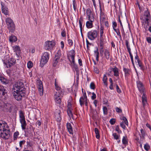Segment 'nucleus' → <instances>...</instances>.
Listing matches in <instances>:
<instances>
[{"instance_id": "1", "label": "nucleus", "mask_w": 151, "mask_h": 151, "mask_svg": "<svg viewBox=\"0 0 151 151\" xmlns=\"http://www.w3.org/2000/svg\"><path fill=\"white\" fill-rule=\"evenodd\" d=\"M8 126L6 123L0 121V137L4 139H8L10 137V131L7 129Z\"/></svg>"}, {"instance_id": "2", "label": "nucleus", "mask_w": 151, "mask_h": 151, "mask_svg": "<svg viewBox=\"0 0 151 151\" xmlns=\"http://www.w3.org/2000/svg\"><path fill=\"white\" fill-rule=\"evenodd\" d=\"M12 91H24V84L21 81H18L16 82L13 85Z\"/></svg>"}, {"instance_id": "3", "label": "nucleus", "mask_w": 151, "mask_h": 151, "mask_svg": "<svg viewBox=\"0 0 151 151\" xmlns=\"http://www.w3.org/2000/svg\"><path fill=\"white\" fill-rule=\"evenodd\" d=\"M9 57L6 55L5 57L4 63L7 68H9L13 65L16 63V60L14 58H11L9 59Z\"/></svg>"}, {"instance_id": "4", "label": "nucleus", "mask_w": 151, "mask_h": 151, "mask_svg": "<svg viewBox=\"0 0 151 151\" xmlns=\"http://www.w3.org/2000/svg\"><path fill=\"white\" fill-rule=\"evenodd\" d=\"M50 58V54L47 52L43 53L40 62V66L42 67L48 62Z\"/></svg>"}, {"instance_id": "5", "label": "nucleus", "mask_w": 151, "mask_h": 151, "mask_svg": "<svg viewBox=\"0 0 151 151\" xmlns=\"http://www.w3.org/2000/svg\"><path fill=\"white\" fill-rule=\"evenodd\" d=\"M13 95L17 101L21 100L22 98L24 97L25 95V91H13Z\"/></svg>"}, {"instance_id": "6", "label": "nucleus", "mask_w": 151, "mask_h": 151, "mask_svg": "<svg viewBox=\"0 0 151 151\" xmlns=\"http://www.w3.org/2000/svg\"><path fill=\"white\" fill-rule=\"evenodd\" d=\"M6 23L7 28L9 30V32L13 33L15 30V26L14 22L12 19H6Z\"/></svg>"}, {"instance_id": "7", "label": "nucleus", "mask_w": 151, "mask_h": 151, "mask_svg": "<svg viewBox=\"0 0 151 151\" xmlns=\"http://www.w3.org/2000/svg\"><path fill=\"white\" fill-rule=\"evenodd\" d=\"M55 44V42L54 41H47L45 43V49L46 50H53Z\"/></svg>"}, {"instance_id": "8", "label": "nucleus", "mask_w": 151, "mask_h": 151, "mask_svg": "<svg viewBox=\"0 0 151 151\" xmlns=\"http://www.w3.org/2000/svg\"><path fill=\"white\" fill-rule=\"evenodd\" d=\"M87 37L91 40H93L95 39L97 36L98 32L96 30H91L87 33Z\"/></svg>"}, {"instance_id": "9", "label": "nucleus", "mask_w": 151, "mask_h": 151, "mask_svg": "<svg viewBox=\"0 0 151 151\" xmlns=\"http://www.w3.org/2000/svg\"><path fill=\"white\" fill-rule=\"evenodd\" d=\"M68 59L70 62H72L74 65H75V51L73 50H70L68 54Z\"/></svg>"}, {"instance_id": "10", "label": "nucleus", "mask_w": 151, "mask_h": 151, "mask_svg": "<svg viewBox=\"0 0 151 151\" xmlns=\"http://www.w3.org/2000/svg\"><path fill=\"white\" fill-rule=\"evenodd\" d=\"M1 9L2 12L5 15H8L9 12L8 8L2 2H1Z\"/></svg>"}, {"instance_id": "11", "label": "nucleus", "mask_w": 151, "mask_h": 151, "mask_svg": "<svg viewBox=\"0 0 151 151\" xmlns=\"http://www.w3.org/2000/svg\"><path fill=\"white\" fill-rule=\"evenodd\" d=\"M58 94H55L54 95L55 102L58 106L60 105L62 102L60 96Z\"/></svg>"}, {"instance_id": "12", "label": "nucleus", "mask_w": 151, "mask_h": 151, "mask_svg": "<svg viewBox=\"0 0 151 151\" xmlns=\"http://www.w3.org/2000/svg\"><path fill=\"white\" fill-rule=\"evenodd\" d=\"M110 71V73H111V71H112L114 72V75L117 77H119V72L118 68L116 67L114 68H111L109 69V71Z\"/></svg>"}, {"instance_id": "13", "label": "nucleus", "mask_w": 151, "mask_h": 151, "mask_svg": "<svg viewBox=\"0 0 151 151\" xmlns=\"http://www.w3.org/2000/svg\"><path fill=\"white\" fill-rule=\"evenodd\" d=\"M137 87L140 93H143L144 90V87L143 86L142 83L140 81H139L137 83Z\"/></svg>"}, {"instance_id": "14", "label": "nucleus", "mask_w": 151, "mask_h": 151, "mask_svg": "<svg viewBox=\"0 0 151 151\" xmlns=\"http://www.w3.org/2000/svg\"><path fill=\"white\" fill-rule=\"evenodd\" d=\"M86 14H87V17L89 19H93L94 18L93 14L91 12V9L89 8H88L87 9Z\"/></svg>"}, {"instance_id": "15", "label": "nucleus", "mask_w": 151, "mask_h": 151, "mask_svg": "<svg viewBox=\"0 0 151 151\" xmlns=\"http://www.w3.org/2000/svg\"><path fill=\"white\" fill-rule=\"evenodd\" d=\"M7 92V90L3 86L0 85V95L5 96V94Z\"/></svg>"}, {"instance_id": "16", "label": "nucleus", "mask_w": 151, "mask_h": 151, "mask_svg": "<svg viewBox=\"0 0 151 151\" xmlns=\"http://www.w3.org/2000/svg\"><path fill=\"white\" fill-rule=\"evenodd\" d=\"M100 36H104V27L103 24L104 23L103 19H100Z\"/></svg>"}, {"instance_id": "17", "label": "nucleus", "mask_w": 151, "mask_h": 151, "mask_svg": "<svg viewBox=\"0 0 151 151\" xmlns=\"http://www.w3.org/2000/svg\"><path fill=\"white\" fill-rule=\"evenodd\" d=\"M68 131L70 134H73V131L71 124L70 123H67L66 125Z\"/></svg>"}, {"instance_id": "18", "label": "nucleus", "mask_w": 151, "mask_h": 151, "mask_svg": "<svg viewBox=\"0 0 151 151\" xmlns=\"http://www.w3.org/2000/svg\"><path fill=\"white\" fill-rule=\"evenodd\" d=\"M89 20L86 22V27L88 28H91L93 27V23L94 22V19L91 20L89 19Z\"/></svg>"}, {"instance_id": "19", "label": "nucleus", "mask_w": 151, "mask_h": 151, "mask_svg": "<svg viewBox=\"0 0 151 151\" xmlns=\"http://www.w3.org/2000/svg\"><path fill=\"white\" fill-rule=\"evenodd\" d=\"M60 111H58V112H56L55 117L57 121L60 122L61 120V117L60 114Z\"/></svg>"}, {"instance_id": "20", "label": "nucleus", "mask_w": 151, "mask_h": 151, "mask_svg": "<svg viewBox=\"0 0 151 151\" xmlns=\"http://www.w3.org/2000/svg\"><path fill=\"white\" fill-rule=\"evenodd\" d=\"M141 134H139L140 137L143 139H145V137L147 134L145 130L144 129L141 128L140 129Z\"/></svg>"}, {"instance_id": "21", "label": "nucleus", "mask_w": 151, "mask_h": 151, "mask_svg": "<svg viewBox=\"0 0 151 151\" xmlns=\"http://www.w3.org/2000/svg\"><path fill=\"white\" fill-rule=\"evenodd\" d=\"M144 16L145 19H149L150 18V12L147 8H146V10L144 12Z\"/></svg>"}, {"instance_id": "22", "label": "nucleus", "mask_w": 151, "mask_h": 151, "mask_svg": "<svg viewBox=\"0 0 151 151\" xmlns=\"http://www.w3.org/2000/svg\"><path fill=\"white\" fill-rule=\"evenodd\" d=\"M59 90H56L57 91L56 92L55 94H59V96H61L62 97L64 95V90L63 89H62L60 87H59Z\"/></svg>"}, {"instance_id": "23", "label": "nucleus", "mask_w": 151, "mask_h": 151, "mask_svg": "<svg viewBox=\"0 0 151 151\" xmlns=\"http://www.w3.org/2000/svg\"><path fill=\"white\" fill-rule=\"evenodd\" d=\"M123 70L124 73L125 77H128L130 74V70L128 68H127L124 67L123 68Z\"/></svg>"}, {"instance_id": "24", "label": "nucleus", "mask_w": 151, "mask_h": 151, "mask_svg": "<svg viewBox=\"0 0 151 151\" xmlns=\"http://www.w3.org/2000/svg\"><path fill=\"white\" fill-rule=\"evenodd\" d=\"M94 56L96 57V60L98 62L99 61V52L98 47H96V50L94 51Z\"/></svg>"}, {"instance_id": "25", "label": "nucleus", "mask_w": 151, "mask_h": 151, "mask_svg": "<svg viewBox=\"0 0 151 151\" xmlns=\"http://www.w3.org/2000/svg\"><path fill=\"white\" fill-rule=\"evenodd\" d=\"M147 98L146 95L144 93L142 98V101L144 106L147 103Z\"/></svg>"}, {"instance_id": "26", "label": "nucleus", "mask_w": 151, "mask_h": 151, "mask_svg": "<svg viewBox=\"0 0 151 151\" xmlns=\"http://www.w3.org/2000/svg\"><path fill=\"white\" fill-rule=\"evenodd\" d=\"M14 52H16V55L17 56H18V55L20 52V48L19 46H15L13 49Z\"/></svg>"}, {"instance_id": "27", "label": "nucleus", "mask_w": 151, "mask_h": 151, "mask_svg": "<svg viewBox=\"0 0 151 151\" xmlns=\"http://www.w3.org/2000/svg\"><path fill=\"white\" fill-rule=\"evenodd\" d=\"M20 123L21 124V127L23 130H24L26 129L27 123L25 119L20 120Z\"/></svg>"}, {"instance_id": "28", "label": "nucleus", "mask_w": 151, "mask_h": 151, "mask_svg": "<svg viewBox=\"0 0 151 151\" xmlns=\"http://www.w3.org/2000/svg\"><path fill=\"white\" fill-rule=\"evenodd\" d=\"M20 120L25 119L24 113L22 110L19 111Z\"/></svg>"}, {"instance_id": "29", "label": "nucleus", "mask_w": 151, "mask_h": 151, "mask_svg": "<svg viewBox=\"0 0 151 151\" xmlns=\"http://www.w3.org/2000/svg\"><path fill=\"white\" fill-rule=\"evenodd\" d=\"M104 55L105 58L107 60L109 59L110 58V53L109 51L107 49L105 50Z\"/></svg>"}, {"instance_id": "30", "label": "nucleus", "mask_w": 151, "mask_h": 151, "mask_svg": "<svg viewBox=\"0 0 151 151\" xmlns=\"http://www.w3.org/2000/svg\"><path fill=\"white\" fill-rule=\"evenodd\" d=\"M86 99L85 98L83 97H81L80 98L79 100V103L80 105L81 106H82L84 105V103L86 99Z\"/></svg>"}, {"instance_id": "31", "label": "nucleus", "mask_w": 151, "mask_h": 151, "mask_svg": "<svg viewBox=\"0 0 151 151\" xmlns=\"http://www.w3.org/2000/svg\"><path fill=\"white\" fill-rule=\"evenodd\" d=\"M122 144L124 145H127L128 143V138L126 136H123L122 139Z\"/></svg>"}, {"instance_id": "32", "label": "nucleus", "mask_w": 151, "mask_h": 151, "mask_svg": "<svg viewBox=\"0 0 151 151\" xmlns=\"http://www.w3.org/2000/svg\"><path fill=\"white\" fill-rule=\"evenodd\" d=\"M9 40L10 42H14L17 41V39L15 36L11 35L9 37Z\"/></svg>"}, {"instance_id": "33", "label": "nucleus", "mask_w": 151, "mask_h": 151, "mask_svg": "<svg viewBox=\"0 0 151 151\" xmlns=\"http://www.w3.org/2000/svg\"><path fill=\"white\" fill-rule=\"evenodd\" d=\"M100 19H106V17L104 13L102 12V9L100 4Z\"/></svg>"}, {"instance_id": "34", "label": "nucleus", "mask_w": 151, "mask_h": 151, "mask_svg": "<svg viewBox=\"0 0 151 151\" xmlns=\"http://www.w3.org/2000/svg\"><path fill=\"white\" fill-rule=\"evenodd\" d=\"M94 131L96 134V138L99 139L100 138V136L98 129L96 128H95L94 129Z\"/></svg>"}, {"instance_id": "35", "label": "nucleus", "mask_w": 151, "mask_h": 151, "mask_svg": "<svg viewBox=\"0 0 151 151\" xmlns=\"http://www.w3.org/2000/svg\"><path fill=\"white\" fill-rule=\"evenodd\" d=\"M107 78L106 75L105 74L104 75L102 80L104 85L106 86H107Z\"/></svg>"}, {"instance_id": "36", "label": "nucleus", "mask_w": 151, "mask_h": 151, "mask_svg": "<svg viewBox=\"0 0 151 151\" xmlns=\"http://www.w3.org/2000/svg\"><path fill=\"white\" fill-rule=\"evenodd\" d=\"M0 81L3 84H6L7 83V80L6 79L2 77H0Z\"/></svg>"}, {"instance_id": "37", "label": "nucleus", "mask_w": 151, "mask_h": 151, "mask_svg": "<svg viewBox=\"0 0 151 151\" xmlns=\"http://www.w3.org/2000/svg\"><path fill=\"white\" fill-rule=\"evenodd\" d=\"M37 88L43 87V85L42 81L40 80H37Z\"/></svg>"}, {"instance_id": "38", "label": "nucleus", "mask_w": 151, "mask_h": 151, "mask_svg": "<svg viewBox=\"0 0 151 151\" xmlns=\"http://www.w3.org/2000/svg\"><path fill=\"white\" fill-rule=\"evenodd\" d=\"M118 18L119 19H127V17L126 16V14L124 13H121L119 15Z\"/></svg>"}, {"instance_id": "39", "label": "nucleus", "mask_w": 151, "mask_h": 151, "mask_svg": "<svg viewBox=\"0 0 151 151\" xmlns=\"http://www.w3.org/2000/svg\"><path fill=\"white\" fill-rule=\"evenodd\" d=\"M120 119H121L123 120V121L122 122L123 123V122H124L126 125L128 126V122L126 117L122 116L121 117Z\"/></svg>"}, {"instance_id": "40", "label": "nucleus", "mask_w": 151, "mask_h": 151, "mask_svg": "<svg viewBox=\"0 0 151 151\" xmlns=\"http://www.w3.org/2000/svg\"><path fill=\"white\" fill-rule=\"evenodd\" d=\"M61 55V51L60 50H58L55 55V58H58V59H60Z\"/></svg>"}, {"instance_id": "41", "label": "nucleus", "mask_w": 151, "mask_h": 151, "mask_svg": "<svg viewBox=\"0 0 151 151\" xmlns=\"http://www.w3.org/2000/svg\"><path fill=\"white\" fill-rule=\"evenodd\" d=\"M59 59L58 58H54V60L53 62V65L54 66H55L58 63Z\"/></svg>"}, {"instance_id": "42", "label": "nucleus", "mask_w": 151, "mask_h": 151, "mask_svg": "<svg viewBox=\"0 0 151 151\" xmlns=\"http://www.w3.org/2000/svg\"><path fill=\"white\" fill-rule=\"evenodd\" d=\"M103 113L104 115H106L108 114V109L105 106H103Z\"/></svg>"}, {"instance_id": "43", "label": "nucleus", "mask_w": 151, "mask_h": 151, "mask_svg": "<svg viewBox=\"0 0 151 151\" xmlns=\"http://www.w3.org/2000/svg\"><path fill=\"white\" fill-rule=\"evenodd\" d=\"M38 91L40 96H42L43 94V87L38 88Z\"/></svg>"}, {"instance_id": "44", "label": "nucleus", "mask_w": 151, "mask_h": 151, "mask_svg": "<svg viewBox=\"0 0 151 151\" xmlns=\"http://www.w3.org/2000/svg\"><path fill=\"white\" fill-rule=\"evenodd\" d=\"M144 148L146 151H148L150 148V146L147 143H146L144 146Z\"/></svg>"}, {"instance_id": "45", "label": "nucleus", "mask_w": 151, "mask_h": 151, "mask_svg": "<svg viewBox=\"0 0 151 151\" xmlns=\"http://www.w3.org/2000/svg\"><path fill=\"white\" fill-rule=\"evenodd\" d=\"M19 134V132L17 131L14 133V140H16L17 139Z\"/></svg>"}, {"instance_id": "46", "label": "nucleus", "mask_w": 151, "mask_h": 151, "mask_svg": "<svg viewBox=\"0 0 151 151\" xmlns=\"http://www.w3.org/2000/svg\"><path fill=\"white\" fill-rule=\"evenodd\" d=\"M112 136H113L114 139H118L120 138V136L116 134V133H113Z\"/></svg>"}, {"instance_id": "47", "label": "nucleus", "mask_w": 151, "mask_h": 151, "mask_svg": "<svg viewBox=\"0 0 151 151\" xmlns=\"http://www.w3.org/2000/svg\"><path fill=\"white\" fill-rule=\"evenodd\" d=\"M27 67L29 68H32L33 66V63L31 61H29L27 63Z\"/></svg>"}, {"instance_id": "48", "label": "nucleus", "mask_w": 151, "mask_h": 151, "mask_svg": "<svg viewBox=\"0 0 151 151\" xmlns=\"http://www.w3.org/2000/svg\"><path fill=\"white\" fill-rule=\"evenodd\" d=\"M73 9L74 11H76L77 9V4L75 0H73Z\"/></svg>"}, {"instance_id": "49", "label": "nucleus", "mask_w": 151, "mask_h": 151, "mask_svg": "<svg viewBox=\"0 0 151 151\" xmlns=\"http://www.w3.org/2000/svg\"><path fill=\"white\" fill-rule=\"evenodd\" d=\"M117 26V23H116L114 21L112 22V27L114 30L115 31H116V29H115V28Z\"/></svg>"}, {"instance_id": "50", "label": "nucleus", "mask_w": 151, "mask_h": 151, "mask_svg": "<svg viewBox=\"0 0 151 151\" xmlns=\"http://www.w3.org/2000/svg\"><path fill=\"white\" fill-rule=\"evenodd\" d=\"M116 90L117 92L119 93L122 92L121 90L119 88L117 84H116Z\"/></svg>"}, {"instance_id": "51", "label": "nucleus", "mask_w": 151, "mask_h": 151, "mask_svg": "<svg viewBox=\"0 0 151 151\" xmlns=\"http://www.w3.org/2000/svg\"><path fill=\"white\" fill-rule=\"evenodd\" d=\"M72 109H68L67 112L68 114H70V116H71L72 118L73 119V114L72 112Z\"/></svg>"}, {"instance_id": "52", "label": "nucleus", "mask_w": 151, "mask_h": 151, "mask_svg": "<svg viewBox=\"0 0 151 151\" xmlns=\"http://www.w3.org/2000/svg\"><path fill=\"white\" fill-rule=\"evenodd\" d=\"M105 37L104 36H100L99 39V42L104 43V38Z\"/></svg>"}, {"instance_id": "53", "label": "nucleus", "mask_w": 151, "mask_h": 151, "mask_svg": "<svg viewBox=\"0 0 151 151\" xmlns=\"http://www.w3.org/2000/svg\"><path fill=\"white\" fill-rule=\"evenodd\" d=\"M135 61L136 63L140 61L139 57L137 55V52H136V56L135 57Z\"/></svg>"}, {"instance_id": "54", "label": "nucleus", "mask_w": 151, "mask_h": 151, "mask_svg": "<svg viewBox=\"0 0 151 151\" xmlns=\"http://www.w3.org/2000/svg\"><path fill=\"white\" fill-rule=\"evenodd\" d=\"M115 122L116 120L114 119H111L109 121V122L112 125L114 124L115 123Z\"/></svg>"}, {"instance_id": "55", "label": "nucleus", "mask_w": 151, "mask_h": 151, "mask_svg": "<svg viewBox=\"0 0 151 151\" xmlns=\"http://www.w3.org/2000/svg\"><path fill=\"white\" fill-rule=\"evenodd\" d=\"M90 87L92 89H94L95 88V85L93 82H91L90 84Z\"/></svg>"}, {"instance_id": "56", "label": "nucleus", "mask_w": 151, "mask_h": 151, "mask_svg": "<svg viewBox=\"0 0 151 151\" xmlns=\"http://www.w3.org/2000/svg\"><path fill=\"white\" fill-rule=\"evenodd\" d=\"M27 146L28 147H31L32 146V142L29 140H27Z\"/></svg>"}, {"instance_id": "57", "label": "nucleus", "mask_w": 151, "mask_h": 151, "mask_svg": "<svg viewBox=\"0 0 151 151\" xmlns=\"http://www.w3.org/2000/svg\"><path fill=\"white\" fill-rule=\"evenodd\" d=\"M79 24L80 27V28L81 32V34H82V23L81 22V21L80 19H79Z\"/></svg>"}, {"instance_id": "58", "label": "nucleus", "mask_w": 151, "mask_h": 151, "mask_svg": "<svg viewBox=\"0 0 151 151\" xmlns=\"http://www.w3.org/2000/svg\"><path fill=\"white\" fill-rule=\"evenodd\" d=\"M68 44L70 46H71L73 45V42L72 40L69 39L68 40Z\"/></svg>"}, {"instance_id": "59", "label": "nucleus", "mask_w": 151, "mask_h": 151, "mask_svg": "<svg viewBox=\"0 0 151 151\" xmlns=\"http://www.w3.org/2000/svg\"><path fill=\"white\" fill-rule=\"evenodd\" d=\"M137 63L139 67H140L141 68H143V66L142 63L140 60L137 62Z\"/></svg>"}, {"instance_id": "60", "label": "nucleus", "mask_w": 151, "mask_h": 151, "mask_svg": "<svg viewBox=\"0 0 151 151\" xmlns=\"http://www.w3.org/2000/svg\"><path fill=\"white\" fill-rule=\"evenodd\" d=\"M25 140H23L20 141L19 142V146L20 147H22L23 145L24 144L25 142Z\"/></svg>"}, {"instance_id": "61", "label": "nucleus", "mask_w": 151, "mask_h": 151, "mask_svg": "<svg viewBox=\"0 0 151 151\" xmlns=\"http://www.w3.org/2000/svg\"><path fill=\"white\" fill-rule=\"evenodd\" d=\"M146 40L148 43L151 44V37H147Z\"/></svg>"}, {"instance_id": "62", "label": "nucleus", "mask_w": 151, "mask_h": 151, "mask_svg": "<svg viewBox=\"0 0 151 151\" xmlns=\"http://www.w3.org/2000/svg\"><path fill=\"white\" fill-rule=\"evenodd\" d=\"M55 88L56 90H59V89H60L59 88V86L58 85V84L56 82V80L55 81Z\"/></svg>"}, {"instance_id": "63", "label": "nucleus", "mask_w": 151, "mask_h": 151, "mask_svg": "<svg viewBox=\"0 0 151 151\" xmlns=\"http://www.w3.org/2000/svg\"><path fill=\"white\" fill-rule=\"evenodd\" d=\"M94 70L95 73L97 74H98L99 72V69L96 67H94Z\"/></svg>"}, {"instance_id": "64", "label": "nucleus", "mask_w": 151, "mask_h": 151, "mask_svg": "<svg viewBox=\"0 0 151 151\" xmlns=\"http://www.w3.org/2000/svg\"><path fill=\"white\" fill-rule=\"evenodd\" d=\"M120 126L124 129H125L126 128V127L125 125L124 124L123 122H121L120 123Z\"/></svg>"}]
</instances>
